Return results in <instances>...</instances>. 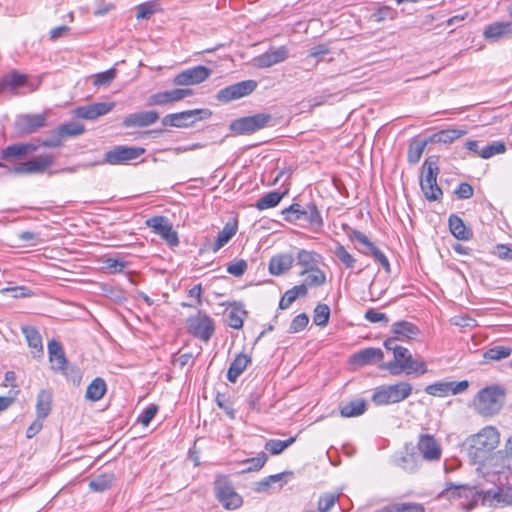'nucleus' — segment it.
I'll return each mask as SVG.
<instances>
[{"label": "nucleus", "instance_id": "obj_25", "mask_svg": "<svg viewBox=\"0 0 512 512\" xmlns=\"http://www.w3.org/2000/svg\"><path fill=\"white\" fill-rule=\"evenodd\" d=\"M48 354L51 363V368L54 371H61L64 373L67 360L61 343L52 339L48 343Z\"/></svg>", "mask_w": 512, "mask_h": 512}, {"label": "nucleus", "instance_id": "obj_35", "mask_svg": "<svg viewBox=\"0 0 512 512\" xmlns=\"http://www.w3.org/2000/svg\"><path fill=\"white\" fill-rule=\"evenodd\" d=\"M367 403L364 399L352 400L340 407L342 417L350 418L362 415L366 411Z\"/></svg>", "mask_w": 512, "mask_h": 512}, {"label": "nucleus", "instance_id": "obj_14", "mask_svg": "<svg viewBox=\"0 0 512 512\" xmlns=\"http://www.w3.org/2000/svg\"><path fill=\"white\" fill-rule=\"evenodd\" d=\"M146 225L160 235L171 247L179 244L178 233L173 229L172 224L165 216H154L146 220Z\"/></svg>", "mask_w": 512, "mask_h": 512}, {"label": "nucleus", "instance_id": "obj_38", "mask_svg": "<svg viewBox=\"0 0 512 512\" xmlns=\"http://www.w3.org/2000/svg\"><path fill=\"white\" fill-rule=\"evenodd\" d=\"M106 390L107 386L105 381L102 378L97 377L88 385L85 397L88 400L95 402L105 395Z\"/></svg>", "mask_w": 512, "mask_h": 512}, {"label": "nucleus", "instance_id": "obj_53", "mask_svg": "<svg viewBox=\"0 0 512 512\" xmlns=\"http://www.w3.org/2000/svg\"><path fill=\"white\" fill-rule=\"evenodd\" d=\"M425 392L432 396L445 397L449 394L447 382L440 381L428 385L425 388Z\"/></svg>", "mask_w": 512, "mask_h": 512}, {"label": "nucleus", "instance_id": "obj_23", "mask_svg": "<svg viewBox=\"0 0 512 512\" xmlns=\"http://www.w3.org/2000/svg\"><path fill=\"white\" fill-rule=\"evenodd\" d=\"M418 449L424 459L429 461L438 460L441 456V448L435 438L431 435H421L418 441Z\"/></svg>", "mask_w": 512, "mask_h": 512}, {"label": "nucleus", "instance_id": "obj_8", "mask_svg": "<svg viewBox=\"0 0 512 512\" xmlns=\"http://www.w3.org/2000/svg\"><path fill=\"white\" fill-rule=\"evenodd\" d=\"M215 493L219 502L228 510L237 509L243 503L242 497L234 490L231 482L224 476L216 479Z\"/></svg>", "mask_w": 512, "mask_h": 512}, {"label": "nucleus", "instance_id": "obj_2", "mask_svg": "<svg viewBox=\"0 0 512 512\" xmlns=\"http://www.w3.org/2000/svg\"><path fill=\"white\" fill-rule=\"evenodd\" d=\"M506 391L500 385L480 389L472 399L471 407L482 417L490 418L500 413L505 403Z\"/></svg>", "mask_w": 512, "mask_h": 512}, {"label": "nucleus", "instance_id": "obj_4", "mask_svg": "<svg viewBox=\"0 0 512 512\" xmlns=\"http://www.w3.org/2000/svg\"><path fill=\"white\" fill-rule=\"evenodd\" d=\"M439 173L437 157L427 158L422 167V176L420 179V187L428 201H438L442 198L443 192L437 184V176Z\"/></svg>", "mask_w": 512, "mask_h": 512}, {"label": "nucleus", "instance_id": "obj_15", "mask_svg": "<svg viewBox=\"0 0 512 512\" xmlns=\"http://www.w3.org/2000/svg\"><path fill=\"white\" fill-rule=\"evenodd\" d=\"M508 485H501L483 493L482 504L488 506H509L512 505V473Z\"/></svg>", "mask_w": 512, "mask_h": 512}, {"label": "nucleus", "instance_id": "obj_48", "mask_svg": "<svg viewBox=\"0 0 512 512\" xmlns=\"http://www.w3.org/2000/svg\"><path fill=\"white\" fill-rule=\"evenodd\" d=\"M330 317V308L326 304H318L314 309L313 322L317 326H326Z\"/></svg>", "mask_w": 512, "mask_h": 512}, {"label": "nucleus", "instance_id": "obj_34", "mask_svg": "<svg viewBox=\"0 0 512 512\" xmlns=\"http://www.w3.org/2000/svg\"><path fill=\"white\" fill-rule=\"evenodd\" d=\"M237 229L238 225L236 221L226 223L223 229L218 233L215 242L212 244V251L216 253L225 246L236 234Z\"/></svg>", "mask_w": 512, "mask_h": 512}, {"label": "nucleus", "instance_id": "obj_3", "mask_svg": "<svg viewBox=\"0 0 512 512\" xmlns=\"http://www.w3.org/2000/svg\"><path fill=\"white\" fill-rule=\"evenodd\" d=\"M483 493L476 487L469 485H455L451 482L446 483V487L439 494V498H444L451 503H455L460 509L466 512L476 507L479 500H482Z\"/></svg>", "mask_w": 512, "mask_h": 512}, {"label": "nucleus", "instance_id": "obj_50", "mask_svg": "<svg viewBox=\"0 0 512 512\" xmlns=\"http://www.w3.org/2000/svg\"><path fill=\"white\" fill-rule=\"evenodd\" d=\"M339 493H325L318 500L319 512H328L339 500Z\"/></svg>", "mask_w": 512, "mask_h": 512}, {"label": "nucleus", "instance_id": "obj_60", "mask_svg": "<svg viewBox=\"0 0 512 512\" xmlns=\"http://www.w3.org/2000/svg\"><path fill=\"white\" fill-rule=\"evenodd\" d=\"M22 155H25L23 143L10 145L1 152L2 159L18 157Z\"/></svg>", "mask_w": 512, "mask_h": 512}, {"label": "nucleus", "instance_id": "obj_45", "mask_svg": "<svg viewBox=\"0 0 512 512\" xmlns=\"http://www.w3.org/2000/svg\"><path fill=\"white\" fill-rule=\"evenodd\" d=\"M426 141H413L410 143L407 153V160L410 164H416L422 157L426 147Z\"/></svg>", "mask_w": 512, "mask_h": 512}, {"label": "nucleus", "instance_id": "obj_37", "mask_svg": "<svg viewBox=\"0 0 512 512\" xmlns=\"http://www.w3.org/2000/svg\"><path fill=\"white\" fill-rule=\"evenodd\" d=\"M52 404V394L48 390H41L37 396L36 413L40 419H45L50 411Z\"/></svg>", "mask_w": 512, "mask_h": 512}, {"label": "nucleus", "instance_id": "obj_16", "mask_svg": "<svg viewBox=\"0 0 512 512\" xmlns=\"http://www.w3.org/2000/svg\"><path fill=\"white\" fill-rule=\"evenodd\" d=\"M54 157L52 155L36 156L26 162H21L13 167L15 174H39L52 166Z\"/></svg>", "mask_w": 512, "mask_h": 512}, {"label": "nucleus", "instance_id": "obj_47", "mask_svg": "<svg viewBox=\"0 0 512 512\" xmlns=\"http://www.w3.org/2000/svg\"><path fill=\"white\" fill-rule=\"evenodd\" d=\"M295 437H290L289 439L282 441L278 439H271L266 442L265 449L269 451L272 455H278L282 453L286 448L292 445L295 442Z\"/></svg>", "mask_w": 512, "mask_h": 512}, {"label": "nucleus", "instance_id": "obj_24", "mask_svg": "<svg viewBox=\"0 0 512 512\" xmlns=\"http://www.w3.org/2000/svg\"><path fill=\"white\" fill-rule=\"evenodd\" d=\"M392 463L407 473H414L419 468L420 458L413 452H398L393 455Z\"/></svg>", "mask_w": 512, "mask_h": 512}, {"label": "nucleus", "instance_id": "obj_5", "mask_svg": "<svg viewBox=\"0 0 512 512\" xmlns=\"http://www.w3.org/2000/svg\"><path fill=\"white\" fill-rule=\"evenodd\" d=\"M412 390L413 387L408 382L381 385L375 388L372 401L377 406L396 404L407 399L411 395Z\"/></svg>", "mask_w": 512, "mask_h": 512}, {"label": "nucleus", "instance_id": "obj_46", "mask_svg": "<svg viewBox=\"0 0 512 512\" xmlns=\"http://www.w3.org/2000/svg\"><path fill=\"white\" fill-rule=\"evenodd\" d=\"M506 152V145L502 141H493L486 147L482 148L479 152V157L482 159H489L495 155L503 154Z\"/></svg>", "mask_w": 512, "mask_h": 512}, {"label": "nucleus", "instance_id": "obj_64", "mask_svg": "<svg viewBox=\"0 0 512 512\" xmlns=\"http://www.w3.org/2000/svg\"><path fill=\"white\" fill-rule=\"evenodd\" d=\"M447 384H448L449 393L452 395H457V394L463 393L469 387V382L467 380H462L459 382L449 381V382H447Z\"/></svg>", "mask_w": 512, "mask_h": 512}, {"label": "nucleus", "instance_id": "obj_7", "mask_svg": "<svg viewBox=\"0 0 512 512\" xmlns=\"http://www.w3.org/2000/svg\"><path fill=\"white\" fill-rule=\"evenodd\" d=\"M211 116V111L208 109H194L178 113L168 114L163 117L162 124L170 127H189L196 121L208 118Z\"/></svg>", "mask_w": 512, "mask_h": 512}, {"label": "nucleus", "instance_id": "obj_17", "mask_svg": "<svg viewBox=\"0 0 512 512\" xmlns=\"http://www.w3.org/2000/svg\"><path fill=\"white\" fill-rule=\"evenodd\" d=\"M211 73L210 69L202 65L188 68L175 76L174 84L178 86L196 85L205 81Z\"/></svg>", "mask_w": 512, "mask_h": 512}, {"label": "nucleus", "instance_id": "obj_13", "mask_svg": "<svg viewBox=\"0 0 512 512\" xmlns=\"http://www.w3.org/2000/svg\"><path fill=\"white\" fill-rule=\"evenodd\" d=\"M257 86L255 80L241 81L219 90L216 97L220 102L228 103L250 95Z\"/></svg>", "mask_w": 512, "mask_h": 512}, {"label": "nucleus", "instance_id": "obj_12", "mask_svg": "<svg viewBox=\"0 0 512 512\" xmlns=\"http://www.w3.org/2000/svg\"><path fill=\"white\" fill-rule=\"evenodd\" d=\"M145 153V149L136 146L118 145L104 154V163L110 165L126 164Z\"/></svg>", "mask_w": 512, "mask_h": 512}, {"label": "nucleus", "instance_id": "obj_51", "mask_svg": "<svg viewBox=\"0 0 512 512\" xmlns=\"http://www.w3.org/2000/svg\"><path fill=\"white\" fill-rule=\"evenodd\" d=\"M402 369L403 371L406 372V374L415 373L422 375L428 371L427 365L424 361L414 360L413 357L410 359L408 363L402 365Z\"/></svg>", "mask_w": 512, "mask_h": 512}, {"label": "nucleus", "instance_id": "obj_44", "mask_svg": "<svg viewBox=\"0 0 512 512\" xmlns=\"http://www.w3.org/2000/svg\"><path fill=\"white\" fill-rule=\"evenodd\" d=\"M511 353L512 348H510L509 346L498 345L488 349L483 356L487 360L499 361L508 358L511 355Z\"/></svg>", "mask_w": 512, "mask_h": 512}, {"label": "nucleus", "instance_id": "obj_6", "mask_svg": "<svg viewBox=\"0 0 512 512\" xmlns=\"http://www.w3.org/2000/svg\"><path fill=\"white\" fill-rule=\"evenodd\" d=\"M284 219L288 222H303L315 230L323 226V219L316 205L309 203L305 206L294 203L283 210Z\"/></svg>", "mask_w": 512, "mask_h": 512}, {"label": "nucleus", "instance_id": "obj_39", "mask_svg": "<svg viewBox=\"0 0 512 512\" xmlns=\"http://www.w3.org/2000/svg\"><path fill=\"white\" fill-rule=\"evenodd\" d=\"M392 332L397 335L398 339H410L416 336L419 330L408 321H399L392 325Z\"/></svg>", "mask_w": 512, "mask_h": 512}, {"label": "nucleus", "instance_id": "obj_49", "mask_svg": "<svg viewBox=\"0 0 512 512\" xmlns=\"http://www.w3.org/2000/svg\"><path fill=\"white\" fill-rule=\"evenodd\" d=\"M85 131V128L82 124L76 122H70L61 125L58 128V134L62 137L66 136H78L81 135Z\"/></svg>", "mask_w": 512, "mask_h": 512}, {"label": "nucleus", "instance_id": "obj_58", "mask_svg": "<svg viewBox=\"0 0 512 512\" xmlns=\"http://www.w3.org/2000/svg\"><path fill=\"white\" fill-rule=\"evenodd\" d=\"M116 77V70L115 69H109L105 72L98 73L95 76L93 84L95 86H105L110 84L114 78Z\"/></svg>", "mask_w": 512, "mask_h": 512}, {"label": "nucleus", "instance_id": "obj_29", "mask_svg": "<svg viewBox=\"0 0 512 512\" xmlns=\"http://www.w3.org/2000/svg\"><path fill=\"white\" fill-rule=\"evenodd\" d=\"M251 363V357L246 354H238L231 362L227 372V379L231 383H235L238 377L246 370L247 366Z\"/></svg>", "mask_w": 512, "mask_h": 512}, {"label": "nucleus", "instance_id": "obj_56", "mask_svg": "<svg viewBox=\"0 0 512 512\" xmlns=\"http://www.w3.org/2000/svg\"><path fill=\"white\" fill-rule=\"evenodd\" d=\"M395 512H425V508L420 503L398 502L393 503Z\"/></svg>", "mask_w": 512, "mask_h": 512}, {"label": "nucleus", "instance_id": "obj_43", "mask_svg": "<svg viewBox=\"0 0 512 512\" xmlns=\"http://www.w3.org/2000/svg\"><path fill=\"white\" fill-rule=\"evenodd\" d=\"M114 479L113 474H101L90 481L89 487L95 492H104L111 487Z\"/></svg>", "mask_w": 512, "mask_h": 512}, {"label": "nucleus", "instance_id": "obj_19", "mask_svg": "<svg viewBox=\"0 0 512 512\" xmlns=\"http://www.w3.org/2000/svg\"><path fill=\"white\" fill-rule=\"evenodd\" d=\"M46 124L45 114L21 115L15 122L16 129L23 134H30L44 127Z\"/></svg>", "mask_w": 512, "mask_h": 512}, {"label": "nucleus", "instance_id": "obj_10", "mask_svg": "<svg viewBox=\"0 0 512 512\" xmlns=\"http://www.w3.org/2000/svg\"><path fill=\"white\" fill-rule=\"evenodd\" d=\"M272 120V116L266 113H259L248 117L234 120L230 129L237 134H250L266 127Z\"/></svg>", "mask_w": 512, "mask_h": 512}, {"label": "nucleus", "instance_id": "obj_28", "mask_svg": "<svg viewBox=\"0 0 512 512\" xmlns=\"http://www.w3.org/2000/svg\"><path fill=\"white\" fill-rule=\"evenodd\" d=\"M483 35L486 40L498 41L512 35V24L510 22H494L485 28Z\"/></svg>", "mask_w": 512, "mask_h": 512}, {"label": "nucleus", "instance_id": "obj_42", "mask_svg": "<svg viewBox=\"0 0 512 512\" xmlns=\"http://www.w3.org/2000/svg\"><path fill=\"white\" fill-rule=\"evenodd\" d=\"M466 134V130L462 129H446L441 130L434 134L433 138L434 141L439 143H452L455 140L459 139L460 137L464 136Z\"/></svg>", "mask_w": 512, "mask_h": 512}, {"label": "nucleus", "instance_id": "obj_31", "mask_svg": "<svg viewBox=\"0 0 512 512\" xmlns=\"http://www.w3.org/2000/svg\"><path fill=\"white\" fill-rule=\"evenodd\" d=\"M22 333L25 335L28 346L33 349L35 356L43 355L42 338L38 330L33 326L24 325L21 327Z\"/></svg>", "mask_w": 512, "mask_h": 512}, {"label": "nucleus", "instance_id": "obj_27", "mask_svg": "<svg viewBox=\"0 0 512 512\" xmlns=\"http://www.w3.org/2000/svg\"><path fill=\"white\" fill-rule=\"evenodd\" d=\"M384 354L380 348H365L351 356V362L358 366H364L379 362L383 359Z\"/></svg>", "mask_w": 512, "mask_h": 512}, {"label": "nucleus", "instance_id": "obj_41", "mask_svg": "<svg viewBox=\"0 0 512 512\" xmlns=\"http://www.w3.org/2000/svg\"><path fill=\"white\" fill-rule=\"evenodd\" d=\"M320 255L314 251H308L301 249L297 253V263L304 267V269H310L316 267L320 261Z\"/></svg>", "mask_w": 512, "mask_h": 512}, {"label": "nucleus", "instance_id": "obj_54", "mask_svg": "<svg viewBox=\"0 0 512 512\" xmlns=\"http://www.w3.org/2000/svg\"><path fill=\"white\" fill-rule=\"evenodd\" d=\"M309 323V317L306 313H301L293 318L290 323L288 332L289 333H298L302 331Z\"/></svg>", "mask_w": 512, "mask_h": 512}, {"label": "nucleus", "instance_id": "obj_32", "mask_svg": "<svg viewBox=\"0 0 512 512\" xmlns=\"http://www.w3.org/2000/svg\"><path fill=\"white\" fill-rule=\"evenodd\" d=\"M448 223L449 229L455 238L464 241L472 238V231L466 227L464 221L459 216L455 214L450 215Z\"/></svg>", "mask_w": 512, "mask_h": 512}, {"label": "nucleus", "instance_id": "obj_63", "mask_svg": "<svg viewBox=\"0 0 512 512\" xmlns=\"http://www.w3.org/2000/svg\"><path fill=\"white\" fill-rule=\"evenodd\" d=\"M158 412V406L155 404L149 405L147 408L144 409L142 414L139 417V421L142 425L148 426L152 419L155 417L156 413Z\"/></svg>", "mask_w": 512, "mask_h": 512}, {"label": "nucleus", "instance_id": "obj_1", "mask_svg": "<svg viewBox=\"0 0 512 512\" xmlns=\"http://www.w3.org/2000/svg\"><path fill=\"white\" fill-rule=\"evenodd\" d=\"M500 431L492 425L481 428L464 442L468 457L475 464L484 463L500 444Z\"/></svg>", "mask_w": 512, "mask_h": 512}, {"label": "nucleus", "instance_id": "obj_11", "mask_svg": "<svg viewBox=\"0 0 512 512\" xmlns=\"http://www.w3.org/2000/svg\"><path fill=\"white\" fill-rule=\"evenodd\" d=\"M349 237L352 241L359 243L360 247H357V249L360 253L372 256L375 261L382 265L386 272H390V263L388 258L364 233L354 230Z\"/></svg>", "mask_w": 512, "mask_h": 512}, {"label": "nucleus", "instance_id": "obj_52", "mask_svg": "<svg viewBox=\"0 0 512 512\" xmlns=\"http://www.w3.org/2000/svg\"><path fill=\"white\" fill-rule=\"evenodd\" d=\"M334 254L346 268H353L355 266L356 259L345 249L344 246L338 245L334 250Z\"/></svg>", "mask_w": 512, "mask_h": 512}, {"label": "nucleus", "instance_id": "obj_20", "mask_svg": "<svg viewBox=\"0 0 512 512\" xmlns=\"http://www.w3.org/2000/svg\"><path fill=\"white\" fill-rule=\"evenodd\" d=\"M27 83L28 77L25 74L13 70L0 78V94H17L18 89L26 86Z\"/></svg>", "mask_w": 512, "mask_h": 512}, {"label": "nucleus", "instance_id": "obj_61", "mask_svg": "<svg viewBox=\"0 0 512 512\" xmlns=\"http://www.w3.org/2000/svg\"><path fill=\"white\" fill-rule=\"evenodd\" d=\"M247 270V262L240 259L234 263L228 264L227 272L235 277L242 276Z\"/></svg>", "mask_w": 512, "mask_h": 512}, {"label": "nucleus", "instance_id": "obj_33", "mask_svg": "<svg viewBox=\"0 0 512 512\" xmlns=\"http://www.w3.org/2000/svg\"><path fill=\"white\" fill-rule=\"evenodd\" d=\"M412 358V354L405 347L396 350L394 359L385 364V368L389 370L392 375H399L403 369L402 365L408 363Z\"/></svg>", "mask_w": 512, "mask_h": 512}, {"label": "nucleus", "instance_id": "obj_22", "mask_svg": "<svg viewBox=\"0 0 512 512\" xmlns=\"http://www.w3.org/2000/svg\"><path fill=\"white\" fill-rule=\"evenodd\" d=\"M190 95H192L191 89L177 88L151 95L149 98V104L163 106L180 101Z\"/></svg>", "mask_w": 512, "mask_h": 512}, {"label": "nucleus", "instance_id": "obj_21", "mask_svg": "<svg viewBox=\"0 0 512 512\" xmlns=\"http://www.w3.org/2000/svg\"><path fill=\"white\" fill-rule=\"evenodd\" d=\"M288 57V51L286 47L281 46L277 48H271L265 53L257 56L254 59L255 66L259 68H268L275 64L285 61Z\"/></svg>", "mask_w": 512, "mask_h": 512}, {"label": "nucleus", "instance_id": "obj_59", "mask_svg": "<svg viewBox=\"0 0 512 512\" xmlns=\"http://www.w3.org/2000/svg\"><path fill=\"white\" fill-rule=\"evenodd\" d=\"M267 461V456L264 452L259 453L256 457L245 461L248 464L246 471H258L261 469Z\"/></svg>", "mask_w": 512, "mask_h": 512}, {"label": "nucleus", "instance_id": "obj_18", "mask_svg": "<svg viewBox=\"0 0 512 512\" xmlns=\"http://www.w3.org/2000/svg\"><path fill=\"white\" fill-rule=\"evenodd\" d=\"M115 107L114 102H99L78 106L74 110V116L85 120H95L108 114Z\"/></svg>", "mask_w": 512, "mask_h": 512}, {"label": "nucleus", "instance_id": "obj_57", "mask_svg": "<svg viewBox=\"0 0 512 512\" xmlns=\"http://www.w3.org/2000/svg\"><path fill=\"white\" fill-rule=\"evenodd\" d=\"M227 325L234 329H240L243 326L242 312L236 309L229 311L226 315Z\"/></svg>", "mask_w": 512, "mask_h": 512}, {"label": "nucleus", "instance_id": "obj_55", "mask_svg": "<svg viewBox=\"0 0 512 512\" xmlns=\"http://www.w3.org/2000/svg\"><path fill=\"white\" fill-rule=\"evenodd\" d=\"M158 10H160V8L156 4L152 2H145L137 7L136 17L138 19H149L150 16Z\"/></svg>", "mask_w": 512, "mask_h": 512}, {"label": "nucleus", "instance_id": "obj_62", "mask_svg": "<svg viewBox=\"0 0 512 512\" xmlns=\"http://www.w3.org/2000/svg\"><path fill=\"white\" fill-rule=\"evenodd\" d=\"M393 18H394V11L388 6L380 7L377 11H375L371 15V19L375 22H381L386 19H393Z\"/></svg>", "mask_w": 512, "mask_h": 512}, {"label": "nucleus", "instance_id": "obj_9", "mask_svg": "<svg viewBox=\"0 0 512 512\" xmlns=\"http://www.w3.org/2000/svg\"><path fill=\"white\" fill-rule=\"evenodd\" d=\"M187 330L194 337L208 342L215 331L214 320L207 314L199 312L187 319Z\"/></svg>", "mask_w": 512, "mask_h": 512}, {"label": "nucleus", "instance_id": "obj_26", "mask_svg": "<svg viewBox=\"0 0 512 512\" xmlns=\"http://www.w3.org/2000/svg\"><path fill=\"white\" fill-rule=\"evenodd\" d=\"M159 118L156 111H142L126 116L123 120V126L129 127H146L155 123Z\"/></svg>", "mask_w": 512, "mask_h": 512}, {"label": "nucleus", "instance_id": "obj_30", "mask_svg": "<svg viewBox=\"0 0 512 512\" xmlns=\"http://www.w3.org/2000/svg\"><path fill=\"white\" fill-rule=\"evenodd\" d=\"M294 258L290 254H279L271 258L269 272L272 275H281L287 272L293 265Z\"/></svg>", "mask_w": 512, "mask_h": 512}, {"label": "nucleus", "instance_id": "obj_36", "mask_svg": "<svg viewBox=\"0 0 512 512\" xmlns=\"http://www.w3.org/2000/svg\"><path fill=\"white\" fill-rule=\"evenodd\" d=\"M287 193H288V190H285L284 192L271 191V192L265 194L259 200H257V202L255 203V207L260 211L273 208L279 204L281 199Z\"/></svg>", "mask_w": 512, "mask_h": 512}, {"label": "nucleus", "instance_id": "obj_40", "mask_svg": "<svg viewBox=\"0 0 512 512\" xmlns=\"http://www.w3.org/2000/svg\"><path fill=\"white\" fill-rule=\"evenodd\" d=\"M300 275H307L304 280V283L306 284L307 287H318L323 285L326 281L325 273L322 270H320L317 266L310 269H303L300 272Z\"/></svg>", "mask_w": 512, "mask_h": 512}]
</instances>
